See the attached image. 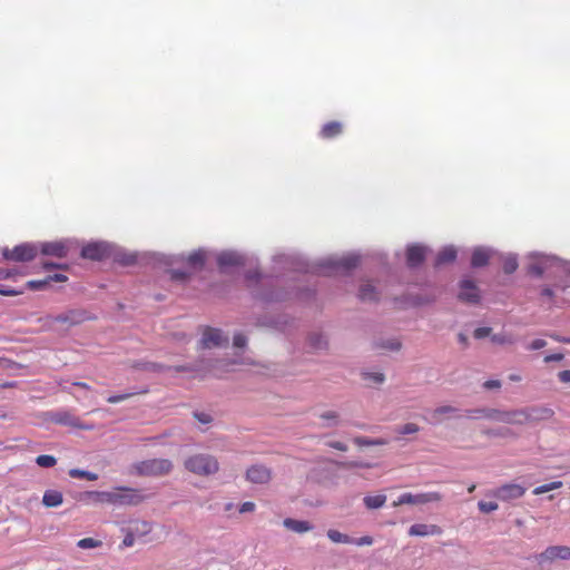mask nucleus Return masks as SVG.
<instances>
[{"label": "nucleus", "instance_id": "f257e3e1", "mask_svg": "<svg viewBox=\"0 0 570 570\" xmlns=\"http://www.w3.org/2000/svg\"><path fill=\"white\" fill-rule=\"evenodd\" d=\"M247 286L253 291L254 296L264 303H281L285 302L294 293V287H278L269 284L257 269L247 271L245 274Z\"/></svg>", "mask_w": 570, "mask_h": 570}, {"label": "nucleus", "instance_id": "f03ea898", "mask_svg": "<svg viewBox=\"0 0 570 570\" xmlns=\"http://www.w3.org/2000/svg\"><path fill=\"white\" fill-rule=\"evenodd\" d=\"M12 249H114V247L109 243L102 240L80 243L76 239H62L42 243L40 246L32 243H23L14 246Z\"/></svg>", "mask_w": 570, "mask_h": 570}, {"label": "nucleus", "instance_id": "7ed1b4c3", "mask_svg": "<svg viewBox=\"0 0 570 570\" xmlns=\"http://www.w3.org/2000/svg\"><path fill=\"white\" fill-rule=\"evenodd\" d=\"M360 264L358 255H348L342 259H326L318 263L314 272L323 276L346 275Z\"/></svg>", "mask_w": 570, "mask_h": 570}, {"label": "nucleus", "instance_id": "20e7f679", "mask_svg": "<svg viewBox=\"0 0 570 570\" xmlns=\"http://www.w3.org/2000/svg\"><path fill=\"white\" fill-rule=\"evenodd\" d=\"M173 470V463L168 459H149L130 465L129 473L138 476H163Z\"/></svg>", "mask_w": 570, "mask_h": 570}, {"label": "nucleus", "instance_id": "39448f33", "mask_svg": "<svg viewBox=\"0 0 570 570\" xmlns=\"http://www.w3.org/2000/svg\"><path fill=\"white\" fill-rule=\"evenodd\" d=\"M80 257L99 263L112 262L122 267L131 266L137 261L134 252H80Z\"/></svg>", "mask_w": 570, "mask_h": 570}, {"label": "nucleus", "instance_id": "423d86ee", "mask_svg": "<svg viewBox=\"0 0 570 570\" xmlns=\"http://www.w3.org/2000/svg\"><path fill=\"white\" fill-rule=\"evenodd\" d=\"M185 468L198 475H209L218 471L219 464L213 455L200 453L188 458Z\"/></svg>", "mask_w": 570, "mask_h": 570}, {"label": "nucleus", "instance_id": "0eeeda50", "mask_svg": "<svg viewBox=\"0 0 570 570\" xmlns=\"http://www.w3.org/2000/svg\"><path fill=\"white\" fill-rule=\"evenodd\" d=\"M236 364V361L232 360H218V358H199L194 364L170 366V370L176 372H215L218 368L228 367L229 365Z\"/></svg>", "mask_w": 570, "mask_h": 570}, {"label": "nucleus", "instance_id": "6e6552de", "mask_svg": "<svg viewBox=\"0 0 570 570\" xmlns=\"http://www.w3.org/2000/svg\"><path fill=\"white\" fill-rule=\"evenodd\" d=\"M458 299L470 305L481 303L482 293L475 281L465 276L459 282Z\"/></svg>", "mask_w": 570, "mask_h": 570}, {"label": "nucleus", "instance_id": "1a4fd4ad", "mask_svg": "<svg viewBox=\"0 0 570 570\" xmlns=\"http://www.w3.org/2000/svg\"><path fill=\"white\" fill-rule=\"evenodd\" d=\"M522 425L549 421L553 417L554 411L544 405H531L521 407Z\"/></svg>", "mask_w": 570, "mask_h": 570}, {"label": "nucleus", "instance_id": "9d476101", "mask_svg": "<svg viewBox=\"0 0 570 570\" xmlns=\"http://www.w3.org/2000/svg\"><path fill=\"white\" fill-rule=\"evenodd\" d=\"M146 497L140 491L119 487L114 491L112 504L114 505H138Z\"/></svg>", "mask_w": 570, "mask_h": 570}, {"label": "nucleus", "instance_id": "9b49d317", "mask_svg": "<svg viewBox=\"0 0 570 570\" xmlns=\"http://www.w3.org/2000/svg\"><path fill=\"white\" fill-rule=\"evenodd\" d=\"M570 559V548L566 546H551L548 547L543 552H541L538 557V563L543 567L547 563H551L554 560H569Z\"/></svg>", "mask_w": 570, "mask_h": 570}, {"label": "nucleus", "instance_id": "f8f14e48", "mask_svg": "<svg viewBox=\"0 0 570 570\" xmlns=\"http://www.w3.org/2000/svg\"><path fill=\"white\" fill-rule=\"evenodd\" d=\"M441 500V494L438 492H429V493H403L399 497L396 501L393 502V507H397L401 504H425L429 502H435Z\"/></svg>", "mask_w": 570, "mask_h": 570}, {"label": "nucleus", "instance_id": "ddd939ff", "mask_svg": "<svg viewBox=\"0 0 570 570\" xmlns=\"http://www.w3.org/2000/svg\"><path fill=\"white\" fill-rule=\"evenodd\" d=\"M227 344L228 337L224 336L220 330L213 327H206L199 341L200 348L219 347Z\"/></svg>", "mask_w": 570, "mask_h": 570}, {"label": "nucleus", "instance_id": "4468645a", "mask_svg": "<svg viewBox=\"0 0 570 570\" xmlns=\"http://www.w3.org/2000/svg\"><path fill=\"white\" fill-rule=\"evenodd\" d=\"M48 417L51 422H53L56 424L78 428V429H82V430L91 429V426H89V425L81 424L79 419L77 416H75L69 411L61 410V411L50 412L48 414Z\"/></svg>", "mask_w": 570, "mask_h": 570}, {"label": "nucleus", "instance_id": "2eb2a0df", "mask_svg": "<svg viewBox=\"0 0 570 570\" xmlns=\"http://www.w3.org/2000/svg\"><path fill=\"white\" fill-rule=\"evenodd\" d=\"M525 488L517 483H508L499 487L492 495L501 501H511L523 497Z\"/></svg>", "mask_w": 570, "mask_h": 570}, {"label": "nucleus", "instance_id": "dca6fc26", "mask_svg": "<svg viewBox=\"0 0 570 570\" xmlns=\"http://www.w3.org/2000/svg\"><path fill=\"white\" fill-rule=\"evenodd\" d=\"M246 479L255 484H266L272 480V470L264 464H253L246 471Z\"/></svg>", "mask_w": 570, "mask_h": 570}, {"label": "nucleus", "instance_id": "f3484780", "mask_svg": "<svg viewBox=\"0 0 570 570\" xmlns=\"http://www.w3.org/2000/svg\"><path fill=\"white\" fill-rule=\"evenodd\" d=\"M217 263L223 273H229L234 267L244 265V258L238 252H222Z\"/></svg>", "mask_w": 570, "mask_h": 570}, {"label": "nucleus", "instance_id": "a211bd4d", "mask_svg": "<svg viewBox=\"0 0 570 570\" xmlns=\"http://www.w3.org/2000/svg\"><path fill=\"white\" fill-rule=\"evenodd\" d=\"M492 421L507 423V424L522 425L521 409L507 410V411L500 410V409H494Z\"/></svg>", "mask_w": 570, "mask_h": 570}, {"label": "nucleus", "instance_id": "6ab92c4d", "mask_svg": "<svg viewBox=\"0 0 570 570\" xmlns=\"http://www.w3.org/2000/svg\"><path fill=\"white\" fill-rule=\"evenodd\" d=\"M306 340L314 352H326L330 347L328 336L322 331H311Z\"/></svg>", "mask_w": 570, "mask_h": 570}, {"label": "nucleus", "instance_id": "aec40b11", "mask_svg": "<svg viewBox=\"0 0 570 570\" xmlns=\"http://www.w3.org/2000/svg\"><path fill=\"white\" fill-rule=\"evenodd\" d=\"M87 318L88 317H87L86 312L71 309V311H68V312H65V313H61V314L55 316L53 321L58 322V323L68 324V325H78V324L82 323L83 321H86Z\"/></svg>", "mask_w": 570, "mask_h": 570}, {"label": "nucleus", "instance_id": "412c9836", "mask_svg": "<svg viewBox=\"0 0 570 570\" xmlns=\"http://www.w3.org/2000/svg\"><path fill=\"white\" fill-rule=\"evenodd\" d=\"M442 529L436 524L415 523L410 527L409 534L413 537L439 535Z\"/></svg>", "mask_w": 570, "mask_h": 570}, {"label": "nucleus", "instance_id": "4be33fe9", "mask_svg": "<svg viewBox=\"0 0 570 570\" xmlns=\"http://www.w3.org/2000/svg\"><path fill=\"white\" fill-rule=\"evenodd\" d=\"M114 491H86L81 494V500L95 503L112 504Z\"/></svg>", "mask_w": 570, "mask_h": 570}, {"label": "nucleus", "instance_id": "5701e85b", "mask_svg": "<svg viewBox=\"0 0 570 570\" xmlns=\"http://www.w3.org/2000/svg\"><path fill=\"white\" fill-rule=\"evenodd\" d=\"M357 296L364 303H376L380 299L376 287L368 282L360 285Z\"/></svg>", "mask_w": 570, "mask_h": 570}, {"label": "nucleus", "instance_id": "b1692460", "mask_svg": "<svg viewBox=\"0 0 570 570\" xmlns=\"http://www.w3.org/2000/svg\"><path fill=\"white\" fill-rule=\"evenodd\" d=\"M343 132V124L340 121H328L323 125L320 136L323 139H333Z\"/></svg>", "mask_w": 570, "mask_h": 570}, {"label": "nucleus", "instance_id": "393cba45", "mask_svg": "<svg viewBox=\"0 0 570 570\" xmlns=\"http://www.w3.org/2000/svg\"><path fill=\"white\" fill-rule=\"evenodd\" d=\"M283 525L293 532L305 533L313 530V525L306 520H296L293 518H286L283 521Z\"/></svg>", "mask_w": 570, "mask_h": 570}, {"label": "nucleus", "instance_id": "a878e982", "mask_svg": "<svg viewBox=\"0 0 570 570\" xmlns=\"http://www.w3.org/2000/svg\"><path fill=\"white\" fill-rule=\"evenodd\" d=\"M63 502V495L57 490H47L42 497V504L47 508L59 507Z\"/></svg>", "mask_w": 570, "mask_h": 570}, {"label": "nucleus", "instance_id": "bb28decb", "mask_svg": "<svg viewBox=\"0 0 570 570\" xmlns=\"http://www.w3.org/2000/svg\"><path fill=\"white\" fill-rule=\"evenodd\" d=\"M458 412V409L452 405H441L431 412V422L433 424H440L443 415H451Z\"/></svg>", "mask_w": 570, "mask_h": 570}, {"label": "nucleus", "instance_id": "cd10ccee", "mask_svg": "<svg viewBox=\"0 0 570 570\" xmlns=\"http://www.w3.org/2000/svg\"><path fill=\"white\" fill-rule=\"evenodd\" d=\"M128 530L132 532L135 537H144L151 531V524L144 520H134L129 523Z\"/></svg>", "mask_w": 570, "mask_h": 570}, {"label": "nucleus", "instance_id": "c85d7f7f", "mask_svg": "<svg viewBox=\"0 0 570 570\" xmlns=\"http://www.w3.org/2000/svg\"><path fill=\"white\" fill-rule=\"evenodd\" d=\"M36 252H2L3 258L14 262H29L35 258Z\"/></svg>", "mask_w": 570, "mask_h": 570}, {"label": "nucleus", "instance_id": "c756f323", "mask_svg": "<svg viewBox=\"0 0 570 570\" xmlns=\"http://www.w3.org/2000/svg\"><path fill=\"white\" fill-rule=\"evenodd\" d=\"M205 261V252H194L191 255L188 256L187 265L190 269L197 271L203 268Z\"/></svg>", "mask_w": 570, "mask_h": 570}, {"label": "nucleus", "instance_id": "7c9ffc66", "mask_svg": "<svg viewBox=\"0 0 570 570\" xmlns=\"http://www.w3.org/2000/svg\"><path fill=\"white\" fill-rule=\"evenodd\" d=\"M425 252H406V265L410 268L420 267L425 261Z\"/></svg>", "mask_w": 570, "mask_h": 570}, {"label": "nucleus", "instance_id": "2f4dec72", "mask_svg": "<svg viewBox=\"0 0 570 570\" xmlns=\"http://www.w3.org/2000/svg\"><path fill=\"white\" fill-rule=\"evenodd\" d=\"M494 407H479L466 410V414L471 419L484 417L488 420H493Z\"/></svg>", "mask_w": 570, "mask_h": 570}, {"label": "nucleus", "instance_id": "473e14b6", "mask_svg": "<svg viewBox=\"0 0 570 570\" xmlns=\"http://www.w3.org/2000/svg\"><path fill=\"white\" fill-rule=\"evenodd\" d=\"M481 433L488 438H507L514 435L513 431L508 428H497L491 429L487 428L481 431Z\"/></svg>", "mask_w": 570, "mask_h": 570}, {"label": "nucleus", "instance_id": "72a5a7b5", "mask_svg": "<svg viewBox=\"0 0 570 570\" xmlns=\"http://www.w3.org/2000/svg\"><path fill=\"white\" fill-rule=\"evenodd\" d=\"M386 501V495L377 494V495H367L363 499L364 505L367 509H379L384 505Z\"/></svg>", "mask_w": 570, "mask_h": 570}, {"label": "nucleus", "instance_id": "f704fd0d", "mask_svg": "<svg viewBox=\"0 0 570 570\" xmlns=\"http://www.w3.org/2000/svg\"><path fill=\"white\" fill-rule=\"evenodd\" d=\"M326 535L334 543L350 544V543L354 542V540L350 535H347L345 533H342V532H340L337 530H334V529H330L326 532Z\"/></svg>", "mask_w": 570, "mask_h": 570}, {"label": "nucleus", "instance_id": "c9c22d12", "mask_svg": "<svg viewBox=\"0 0 570 570\" xmlns=\"http://www.w3.org/2000/svg\"><path fill=\"white\" fill-rule=\"evenodd\" d=\"M136 368L144 370V371H150V372H165L169 371L170 366H167L161 363H155V362H141L135 364Z\"/></svg>", "mask_w": 570, "mask_h": 570}, {"label": "nucleus", "instance_id": "e433bc0d", "mask_svg": "<svg viewBox=\"0 0 570 570\" xmlns=\"http://www.w3.org/2000/svg\"><path fill=\"white\" fill-rule=\"evenodd\" d=\"M167 273L170 275L171 281L178 283H186L191 275V272L184 271L180 268H169L167 269Z\"/></svg>", "mask_w": 570, "mask_h": 570}, {"label": "nucleus", "instance_id": "4c0bfd02", "mask_svg": "<svg viewBox=\"0 0 570 570\" xmlns=\"http://www.w3.org/2000/svg\"><path fill=\"white\" fill-rule=\"evenodd\" d=\"M456 259V252H440L435 258V267H441L446 264H451Z\"/></svg>", "mask_w": 570, "mask_h": 570}, {"label": "nucleus", "instance_id": "58836bf2", "mask_svg": "<svg viewBox=\"0 0 570 570\" xmlns=\"http://www.w3.org/2000/svg\"><path fill=\"white\" fill-rule=\"evenodd\" d=\"M320 416L326 421V423L323 425L325 428L337 426L340 423V415L335 411L323 412Z\"/></svg>", "mask_w": 570, "mask_h": 570}, {"label": "nucleus", "instance_id": "ea45409f", "mask_svg": "<svg viewBox=\"0 0 570 570\" xmlns=\"http://www.w3.org/2000/svg\"><path fill=\"white\" fill-rule=\"evenodd\" d=\"M490 259V256L488 252H473L472 258H471V265L473 267H482L488 264Z\"/></svg>", "mask_w": 570, "mask_h": 570}, {"label": "nucleus", "instance_id": "a19ab883", "mask_svg": "<svg viewBox=\"0 0 570 570\" xmlns=\"http://www.w3.org/2000/svg\"><path fill=\"white\" fill-rule=\"evenodd\" d=\"M69 475L71 478H76V479H87L89 481H96L98 480V474L94 473V472H90V471H86V470H80V469H70L69 470Z\"/></svg>", "mask_w": 570, "mask_h": 570}, {"label": "nucleus", "instance_id": "79ce46f5", "mask_svg": "<svg viewBox=\"0 0 570 570\" xmlns=\"http://www.w3.org/2000/svg\"><path fill=\"white\" fill-rule=\"evenodd\" d=\"M279 323L276 322L275 316H258L255 320V326L257 327H267V328H274V326H277Z\"/></svg>", "mask_w": 570, "mask_h": 570}, {"label": "nucleus", "instance_id": "37998d69", "mask_svg": "<svg viewBox=\"0 0 570 570\" xmlns=\"http://www.w3.org/2000/svg\"><path fill=\"white\" fill-rule=\"evenodd\" d=\"M519 264L515 255H509L504 258L503 271L507 274H512L517 271Z\"/></svg>", "mask_w": 570, "mask_h": 570}, {"label": "nucleus", "instance_id": "c03bdc74", "mask_svg": "<svg viewBox=\"0 0 570 570\" xmlns=\"http://www.w3.org/2000/svg\"><path fill=\"white\" fill-rule=\"evenodd\" d=\"M36 463L41 468H52L57 463V459L53 455L41 454L36 458Z\"/></svg>", "mask_w": 570, "mask_h": 570}, {"label": "nucleus", "instance_id": "a18cd8bd", "mask_svg": "<svg viewBox=\"0 0 570 570\" xmlns=\"http://www.w3.org/2000/svg\"><path fill=\"white\" fill-rule=\"evenodd\" d=\"M336 464L344 469H370L372 468L371 463L363 462V461H346V462H336Z\"/></svg>", "mask_w": 570, "mask_h": 570}, {"label": "nucleus", "instance_id": "49530a36", "mask_svg": "<svg viewBox=\"0 0 570 570\" xmlns=\"http://www.w3.org/2000/svg\"><path fill=\"white\" fill-rule=\"evenodd\" d=\"M101 544V541L92 538H83L77 542V547L80 549H95L100 547Z\"/></svg>", "mask_w": 570, "mask_h": 570}, {"label": "nucleus", "instance_id": "de8ad7c7", "mask_svg": "<svg viewBox=\"0 0 570 570\" xmlns=\"http://www.w3.org/2000/svg\"><path fill=\"white\" fill-rule=\"evenodd\" d=\"M275 318H276V322L279 323L277 326H274V330H277V331H285L294 322V320L287 315H278V316H275Z\"/></svg>", "mask_w": 570, "mask_h": 570}, {"label": "nucleus", "instance_id": "09e8293b", "mask_svg": "<svg viewBox=\"0 0 570 570\" xmlns=\"http://www.w3.org/2000/svg\"><path fill=\"white\" fill-rule=\"evenodd\" d=\"M561 485H562V482H561V481H553V482H551V483H548V484H543V485L537 487V488L533 490V493H534V494L546 493V492H549V491H551V490L559 489Z\"/></svg>", "mask_w": 570, "mask_h": 570}, {"label": "nucleus", "instance_id": "8fccbe9b", "mask_svg": "<svg viewBox=\"0 0 570 570\" xmlns=\"http://www.w3.org/2000/svg\"><path fill=\"white\" fill-rule=\"evenodd\" d=\"M362 377L376 384H382L385 381V375L383 373L362 372Z\"/></svg>", "mask_w": 570, "mask_h": 570}, {"label": "nucleus", "instance_id": "3c124183", "mask_svg": "<svg viewBox=\"0 0 570 570\" xmlns=\"http://www.w3.org/2000/svg\"><path fill=\"white\" fill-rule=\"evenodd\" d=\"M48 285H49V283H48L47 277L43 279H38V281H29L27 283V287L31 291H42V289H46L48 287Z\"/></svg>", "mask_w": 570, "mask_h": 570}, {"label": "nucleus", "instance_id": "603ef678", "mask_svg": "<svg viewBox=\"0 0 570 570\" xmlns=\"http://www.w3.org/2000/svg\"><path fill=\"white\" fill-rule=\"evenodd\" d=\"M478 508L483 513H490V512L498 510L499 507H498V503L492 502V501H490V502L479 501Z\"/></svg>", "mask_w": 570, "mask_h": 570}, {"label": "nucleus", "instance_id": "864d4df0", "mask_svg": "<svg viewBox=\"0 0 570 570\" xmlns=\"http://www.w3.org/2000/svg\"><path fill=\"white\" fill-rule=\"evenodd\" d=\"M420 431V426L415 423H406L400 429H397V432L400 434H414Z\"/></svg>", "mask_w": 570, "mask_h": 570}, {"label": "nucleus", "instance_id": "5fc2aeb1", "mask_svg": "<svg viewBox=\"0 0 570 570\" xmlns=\"http://www.w3.org/2000/svg\"><path fill=\"white\" fill-rule=\"evenodd\" d=\"M193 416L202 424H209L213 422V416L206 412H194Z\"/></svg>", "mask_w": 570, "mask_h": 570}, {"label": "nucleus", "instance_id": "6e6d98bb", "mask_svg": "<svg viewBox=\"0 0 570 570\" xmlns=\"http://www.w3.org/2000/svg\"><path fill=\"white\" fill-rule=\"evenodd\" d=\"M380 346L390 351H399L401 348V342L396 340H386L382 341Z\"/></svg>", "mask_w": 570, "mask_h": 570}, {"label": "nucleus", "instance_id": "4d7b16f0", "mask_svg": "<svg viewBox=\"0 0 570 570\" xmlns=\"http://www.w3.org/2000/svg\"><path fill=\"white\" fill-rule=\"evenodd\" d=\"M491 341L494 344H512L513 340L505 334H494L491 336Z\"/></svg>", "mask_w": 570, "mask_h": 570}, {"label": "nucleus", "instance_id": "13d9d810", "mask_svg": "<svg viewBox=\"0 0 570 570\" xmlns=\"http://www.w3.org/2000/svg\"><path fill=\"white\" fill-rule=\"evenodd\" d=\"M234 346L243 348L247 345V337L243 333H236L233 337Z\"/></svg>", "mask_w": 570, "mask_h": 570}, {"label": "nucleus", "instance_id": "bf43d9fd", "mask_svg": "<svg viewBox=\"0 0 570 570\" xmlns=\"http://www.w3.org/2000/svg\"><path fill=\"white\" fill-rule=\"evenodd\" d=\"M134 393H124V394H117V395H111L108 397V403H111V404H115V403H119V402H122L127 399H129Z\"/></svg>", "mask_w": 570, "mask_h": 570}, {"label": "nucleus", "instance_id": "052dcab7", "mask_svg": "<svg viewBox=\"0 0 570 570\" xmlns=\"http://www.w3.org/2000/svg\"><path fill=\"white\" fill-rule=\"evenodd\" d=\"M490 333H491L490 327H478L476 330H474L473 335L475 338L481 340V338L489 336Z\"/></svg>", "mask_w": 570, "mask_h": 570}, {"label": "nucleus", "instance_id": "680f3d73", "mask_svg": "<svg viewBox=\"0 0 570 570\" xmlns=\"http://www.w3.org/2000/svg\"><path fill=\"white\" fill-rule=\"evenodd\" d=\"M353 442L358 446H371L373 445L372 439H367L365 436H355Z\"/></svg>", "mask_w": 570, "mask_h": 570}, {"label": "nucleus", "instance_id": "e2e57ef3", "mask_svg": "<svg viewBox=\"0 0 570 570\" xmlns=\"http://www.w3.org/2000/svg\"><path fill=\"white\" fill-rule=\"evenodd\" d=\"M546 345H547V342L544 340L537 338V340L531 342V344L529 345V350H532V351L541 350Z\"/></svg>", "mask_w": 570, "mask_h": 570}, {"label": "nucleus", "instance_id": "0e129e2a", "mask_svg": "<svg viewBox=\"0 0 570 570\" xmlns=\"http://www.w3.org/2000/svg\"><path fill=\"white\" fill-rule=\"evenodd\" d=\"M135 534L127 529V533L122 540L124 547H132L135 543Z\"/></svg>", "mask_w": 570, "mask_h": 570}, {"label": "nucleus", "instance_id": "69168bd1", "mask_svg": "<svg viewBox=\"0 0 570 570\" xmlns=\"http://www.w3.org/2000/svg\"><path fill=\"white\" fill-rule=\"evenodd\" d=\"M327 445L332 449H335V450H338V451H342V452H345L347 451V445L343 442H340V441H331V442H327Z\"/></svg>", "mask_w": 570, "mask_h": 570}, {"label": "nucleus", "instance_id": "338daca9", "mask_svg": "<svg viewBox=\"0 0 570 570\" xmlns=\"http://www.w3.org/2000/svg\"><path fill=\"white\" fill-rule=\"evenodd\" d=\"M48 283L51 284L52 282H66L68 278L66 275L60 273H55L52 275L47 276Z\"/></svg>", "mask_w": 570, "mask_h": 570}, {"label": "nucleus", "instance_id": "774afa93", "mask_svg": "<svg viewBox=\"0 0 570 570\" xmlns=\"http://www.w3.org/2000/svg\"><path fill=\"white\" fill-rule=\"evenodd\" d=\"M254 510H255V503H254V502H250V501L244 502V503L239 507V512H240V513L253 512Z\"/></svg>", "mask_w": 570, "mask_h": 570}]
</instances>
